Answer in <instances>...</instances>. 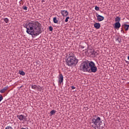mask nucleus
Returning a JSON list of instances; mask_svg holds the SVG:
<instances>
[{
	"label": "nucleus",
	"instance_id": "nucleus-1",
	"mask_svg": "<svg viewBox=\"0 0 129 129\" xmlns=\"http://www.w3.org/2000/svg\"><path fill=\"white\" fill-rule=\"evenodd\" d=\"M24 28H26L27 34L31 36H38L42 33L41 23L38 21L26 24Z\"/></svg>",
	"mask_w": 129,
	"mask_h": 129
},
{
	"label": "nucleus",
	"instance_id": "nucleus-2",
	"mask_svg": "<svg viewBox=\"0 0 129 129\" xmlns=\"http://www.w3.org/2000/svg\"><path fill=\"white\" fill-rule=\"evenodd\" d=\"M80 68L83 72L95 73L97 71V67L95 66L94 62L92 61H83L81 64Z\"/></svg>",
	"mask_w": 129,
	"mask_h": 129
},
{
	"label": "nucleus",
	"instance_id": "nucleus-3",
	"mask_svg": "<svg viewBox=\"0 0 129 129\" xmlns=\"http://www.w3.org/2000/svg\"><path fill=\"white\" fill-rule=\"evenodd\" d=\"M100 123H101V118L100 117L95 115L92 118L90 124L94 129H97L100 126Z\"/></svg>",
	"mask_w": 129,
	"mask_h": 129
},
{
	"label": "nucleus",
	"instance_id": "nucleus-4",
	"mask_svg": "<svg viewBox=\"0 0 129 129\" xmlns=\"http://www.w3.org/2000/svg\"><path fill=\"white\" fill-rule=\"evenodd\" d=\"M66 64L68 66H75L78 63V59L75 56H70L66 60Z\"/></svg>",
	"mask_w": 129,
	"mask_h": 129
},
{
	"label": "nucleus",
	"instance_id": "nucleus-5",
	"mask_svg": "<svg viewBox=\"0 0 129 129\" xmlns=\"http://www.w3.org/2000/svg\"><path fill=\"white\" fill-rule=\"evenodd\" d=\"M17 117L21 120V121H27V116H25L23 115H17Z\"/></svg>",
	"mask_w": 129,
	"mask_h": 129
},
{
	"label": "nucleus",
	"instance_id": "nucleus-6",
	"mask_svg": "<svg viewBox=\"0 0 129 129\" xmlns=\"http://www.w3.org/2000/svg\"><path fill=\"white\" fill-rule=\"evenodd\" d=\"M96 17L97 20L98 21V22H101L102 21H103L104 20V17L101 15H100L99 14L96 13Z\"/></svg>",
	"mask_w": 129,
	"mask_h": 129
},
{
	"label": "nucleus",
	"instance_id": "nucleus-7",
	"mask_svg": "<svg viewBox=\"0 0 129 129\" xmlns=\"http://www.w3.org/2000/svg\"><path fill=\"white\" fill-rule=\"evenodd\" d=\"M60 13L62 17H67L69 16V13L66 10H61L60 11Z\"/></svg>",
	"mask_w": 129,
	"mask_h": 129
},
{
	"label": "nucleus",
	"instance_id": "nucleus-8",
	"mask_svg": "<svg viewBox=\"0 0 129 129\" xmlns=\"http://www.w3.org/2000/svg\"><path fill=\"white\" fill-rule=\"evenodd\" d=\"M63 75L62 74H59L58 76V83L61 84L63 82Z\"/></svg>",
	"mask_w": 129,
	"mask_h": 129
},
{
	"label": "nucleus",
	"instance_id": "nucleus-9",
	"mask_svg": "<svg viewBox=\"0 0 129 129\" xmlns=\"http://www.w3.org/2000/svg\"><path fill=\"white\" fill-rule=\"evenodd\" d=\"M8 89H9V86H7L0 90V93H5V92H6V91H7Z\"/></svg>",
	"mask_w": 129,
	"mask_h": 129
},
{
	"label": "nucleus",
	"instance_id": "nucleus-10",
	"mask_svg": "<svg viewBox=\"0 0 129 129\" xmlns=\"http://www.w3.org/2000/svg\"><path fill=\"white\" fill-rule=\"evenodd\" d=\"M94 28H95V29H100V23H96L95 24H94Z\"/></svg>",
	"mask_w": 129,
	"mask_h": 129
},
{
	"label": "nucleus",
	"instance_id": "nucleus-11",
	"mask_svg": "<svg viewBox=\"0 0 129 129\" xmlns=\"http://www.w3.org/2000/svg\"><path fill=\"white\" fill-rule=\"evenodd\" d=\"M114 28L115 29H119L120 28V23L119 22H116Z\"/></svg>",
	"mask_w": 129,
	"mask_h": 129
},
{
	"label": "nucleus",
	"instance_id": "nucleus-12",
	"mask_svg": "<svg viewBox=\"0 0 129 129\" xmlns=\"http://www.w3.org/2000/svg\"><path fill=\"white\" fill-rule=\"evenodd\" d=\"M123 26H124V28L125 29V31H128V28H129V25H127L126 24H124L123 25Z\"/></svg>",
	"mask_w": 129,
	"mask_h": 129
},
{
	"label": "nucleus",
	"instance_id": "nucleus-13",
	"mask_svg": "<svg viewBox=\"0 0 129 129\" xmlns=\"http://www.w3.org/2000/svg\"><path fill=\"white\" fill-rule=\"evenodd\" d=\"M115 22H116V23H119L120 22V18H119V17H116L115 18Z\"/></svg>",
	"mask_w": 129,
	"mask_h": 129
},
{
	"label": "nucleus",
	"instance_id": "nucleus-14",
	"mask_svg": "<svg viewBox=\"0 0 129 129\" xmlns=\"http://www.w3.org/2000/svg\"><path fill=\"white\" fill-rule=\"evenodd\" d=\"M92 55H93L94 56H97L98 53H97V52L95 51V50H93L92 51Z\"/></svg>",
	"mask_w": 129,
	"mask_h": 129
},
{
	"label": "nucleus",
	"instance_id": "nucleus-15",
	"mask_svg": "<svg viewBox=\"0 0 129 129\" xmlns=\"http://www.w3.org/2000/svg\"><path fill=\"white\" fill-rule=\"evenodd\" d=\"M53 20L54 24H58V20H57V18H56V17L53 18Z\"/></svg>",
	"mask_w": 129,
	"mask_h": 129
},
{
	"label": "nucleus",
	"instance_id": "nucleus-16",
	"mask_svg": "<svg viewBox=\"0 0 129 129\" xmlns=\"http://www.w3.org/2000/svg\"><path fill=\"white\" fill-rule=\"evenodd\" d=\"M19 74H20V75H22V76H24V75H25L26 74L24 71H19Z\"/></svg>",
	"mask_w": 129,
	"mask_h": 129
},
{
	"label": "nucleus",
	"instance_id": "nucleus-17",
	"mask_svg": "<svg viewBox=\"0 0 129 129\" xmlns=\"http://www.w3.org/2000/svg\"><path fill=\"white\" fill-rule=\"evenodd\" d=\"M56 113V111L55 110H52L50 111L51 115H54Z\"/></svg>",
	"mask_w": 129,
	"mask_h": 129
},
{
	"label": "nucleus",
	"instance_id": "nucleus-18",
	"mask_svg": "<svg viewBox=\"0 0 129 129\" xmlns=\"http://www.w3.org/2000/svg\"><path fill=\"white\" fill-rule=\"evenodd\" d=\"M37 86L36 85H31V88L32 89H37Z\"/></svg>",
	"mask_w": 129,
	"mask_h": 129
},
{
	"label": "nucleus",
	"instance_id": "nucleus-19",
	"mask_svg": "<svg viewBox=\"0 0 129 129\" xmlns=\"http://www.w3.org/2000/svg\"><path fill=\"white\" fill-rule=\"evenodd\" d=\"M4 22H5V23H6V24H8V23H9V21H10L8 18H5L4 19Z\"/></svg>",
	"mask_w": 129,
	"mask_h": 129
},
{
	"label": "nucleus",
	"instance_id": "nucleus-20",
	"mask_svg": "<svg viewBox=\"0 0 129 129\" xmlns=\"http://www.w3.org/2000/svg\"><path fill=\"white\" fill-rule=\"evenodd\" d=\"M23 10H24V11H27V10H28V7H27L26 6H23Z\"/></svg>",
	"mask_w": 129,
	"mask_h": 129
},
{
	"label": "nucleus",
	"instance_id": "nucleus-21",
	"mask_svg": "<svg viewBox=\"0 0 129 129\" xmlns=\"http://www.w3.org/2000/svg\"><path fill=\"white\" fill-rule=\"evenodd\" d=\"M70 17H67L66 20H65V22L67 23L68 22V20H69Z\"/></svg>",
	"mask_w": 129,
	"mask_h": 129
},
{
	"label": "nucleus",
	"instance_id": "nucleus-22",
	"mask_svg": "<svg viewBox=\"0 0 129 129\" xmlns=\"http://www.w3.org/2000/svg\"><path fill=\"white\" fill-rule=\"evenodd\" d=\"M3 99H4V97L2 95L0 94V102L2 101V100H3Z\"/></svg>",
	"mask_w": 129,
	"mask_h": 129
},
{
	"label": "nucleus",
	"instance_id": "nucleus-23",
	"mask_svg": "<svg viewBox=\"0 0 129 129\" xmlns=\"http://www.w3.org/2000/svg\"><path fill=\"white\" fill-rule=\"evenodd\" d=\"M95 10L96 11H98V10H99V7H97V6H96V7H95Z\"/></svg>",
	"mask_w": 129,
	"mask_h": 129
},
{
	"label": "nucleus",
	"instance_id": "nucleus-24",
	"mask_svg": "<svg viewBox=\"0 0 129 129\" xmlns=\"http://www.w3.org/2000/svg\"><path fill=\"white\" fill-rule=\"evenodd\" d=\"M49 30L50 31H53V27H52V26H50L49 28Z\"/></svg>",
	"mask_w": 129,
	"mask_h": 129
},
{
	"label": "nucleus",
	"instance_id": "nucleus-25",
	"mask_svg": "<svg viewBox=\"0 0 129 129\" xmlns=\"http://www.w3.org/2000/svg\"><path fill=\"white\" fill-rule=\"evenodd\" d=\"M84 108L85 110H88V109H89L88 107H85Z\"/></svg>",
	"mask_w": 129,
	"mask_h": 129
},
{
	"label": "nucleus",
	"instance_id": "nucleus-26",
	"mask_svg": "<svg viewBox=\"0 0 129 129\" xmlns=\"http://www.w3.org/2000/svg\"><path fill=\"white\" fill-rule=\"evenodd\" d=\"M116 41H118V43H120V40H119V38H118L116 39Z\"/></svg>",
	"mask_w": 129,
	"mask_h": 129
},
{
	"label": "nucleus",
	"instance_id": "nucleus-27",
	"mask_svg": "<svg viewBox=\"0 0 129 129\" xmlns=\"http://www.w3.org/2000/svg\"><path fill=\"white\" fill-rule=\"evenodd\" d=\"M80 47L81 49H84V46L80 45Z\"/></svg>",
	"mask_w": 129,
	"mask_h": 129
},
{
	"label": "nucleus",
	"instance_id": "nucleus-28",
	"mask_svg": "<svg viewBox=\"0 0 129 129\" xmlns=\"http://www.w3.org/2000/svg\"><path fill=\"white\" fill-rule=\"evenodd\" d=\"M71 88H72V89L73 90V89H75L76 88H75V87H74V86H73L71 87Z\"/></svg>",
	"mask_w": 129,
	"mask_h": 129
},
{
	"label": "nucleus",
	"instance_id": "nucleus-29",
	"mask_svg": "<svg viewBox=\"0 0 129 129\" xmlns=\"http://www.w3.org/2000/svg\"><path fill=\"white\" fill-rule=\"evenodd\" d=\"M44 2H45V1H44V0L42 1V3H44Z\"/></svg>",
	"mask_w": 129,
	"mask_h": 129
},
{
	"label": "nucleus",
	"instance_id": "nucleus-30",
	"mask_svg": "<svg viewBox=\"0 0 129 129\" xmlns=\"http://www.w3.org/2000/svg\"><path fill=\"white\" fill-rule=\"evenodd\" d=\"M127 59L128 60H129V56L127 57Z\"/></svg>",
	"mask_w": 129,
	"mask_h": 129
}]
</instances>
